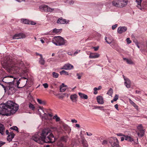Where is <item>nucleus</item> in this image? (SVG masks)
<instances>
[{
  "mask_svg": "<svg viewBox=\"0 0 147 147\" xmlns=\"http://www.w3.org/2000/svg\"><path fill=\"white\" fill-rule=\"evenodd\" d=\"M32 139L35 142L40 144H43L44 143H52L55 140L53 134L46 129L36 133L32 137Z\"/></svg>",
  "mask_w": 147,
  "mask_h": 147,
  "instance_id": "1",
  "label": "nucleus"
},
{
  "mask_svg": "<svg viewBox=\"0 0 147 147\" xmlns=\"http://www.w3.org/2000/svg\"><path fill=\"white\" fill-rule=\"evenodd\" d=\"M4 65L10 72L14 73H26V71L24 70L26 67L23 62L20 60H11L6 61Z\"/></svg>",
  "mask_w": 147,
  "mask_h": 147,
  "instance_id": "2",
  "label": "nucleus"
},
{
  "mask_svg": "<svg viewBox=\"0 0 147 147\" xmlns=\"http://www.w3.org/2000/svg\"><path fill=\"white\" fill-rule=\"evenodd\" d=\"M15 102H7L0 104V114L9 116L15 113L18 110V105Z\"/></svg>",
  "mask_w": 147,
  "mask_h": 147,
  "instance_id": "3",
  "label": "nucleus"
},
{
  "mask_svg": "<svg viewBox=\"0 0 147 147\" xmlns=\"http://www.w3.org/2000/svg\"><path fill=\"white\" fill-rule=\"evenodd\" d=\"M52 41L57 46L64 45L67 43V41L60 36L55 37L53 38Z\"/></svg>",
  "mask_w": 147,
  "mask_h": 147,
  "instance_id": "4",
  "label": "nucleus"
},
{
  "mask_svg": "<svg viewBox=\"0 0 147 147\" xmlns=\"http://www.w3.org/2000/svg\"><path fill=\"white\" fill-rule=\"evenodd\" d=\"M28 80L25 77L20 78L16 83V85L18 88H21L24 87L27 82Z\"/></svg>",
  "mask_w": 147,
  "mask_h": 147,
  "instance_id": "5",
  "label": "nucleus"
},
{
  "mask_svg": "<svg viewBox=\"0 0 147 147\" xmlns=\"http://www.w3.org/2000/svg\"><path fill=\"white\" fill-rule=\"evenodd\" d=\"M112 147H120L118 139L115 137H110L109 140Z\"/></svg>",
  "mask_w": 147,
  "mask_h": 147,
  "instance_id": "6",
  "label": "nucleus"
},
{
  "mask_svg": "<svg viewBox=\"0 0 147 147\" xmlns=\"http://www.w3.org/2000/svg\"><path fill=\"white\" fill-rule=\"evenodd\" d=\"M15 86H16V85H15V84H14V82L9 83L8 86L7 88L8 90L9 94H12L15 92Z\"/></svg>",
  "mask_w": 147,
  "mask_h": 147,
  "instance_id": "7",
  "label": "nucleus"
},
{
  "mask_svg": "<svg viewBox=\"0 0 147 147\" xmlns=\"http://www.w3.org/2000/svg\"><path fill=\"white\" fill-rule=\"evenodd\" d=\"M142 0H136V2L137 3V7L141 10L147 9V1H144L142 5L141 2Z\"/></svg>",
  "mask_w": 147,
  "mask_h": 147,
  "instance_id": "8",
  "label": "nucleus"
},
{
  "mask_svg": "<svg viewBox=\"0 0 147 147\" xmlns=\"http://www.w3.org/2000/svg\"><path fill=\"white\" fill-rule=\"evenodd\" d=\"M40 9L44 10L45 11L51 12L54 10V9L51 8L48 6L46 5H41L39 7Z\"/></svg>",
  "mask_w": 147,
  "mask_h": 147,
  "instance_id": "9",
  "label": "nucleus"
},
{
  "mask_svg": "<svg viewBox=\"0 0 147 147\" xmlns=\"http://www.w3.org/2000/svg\"><path fill=\"white\" fill-rule=\"evenodd\" d=\"M125 140L128 142H132L134 144H136L137 143L134 141V136L131 135H126Z\"/></svg>",
  "mask_w": 147,
  "mask_h": 147,
  "instance_id": "10",
  "label": "nucleus"
},
{
  "mask_svg": "<svg viewBox=\"0 0 147 147\" xmlns=\"http://www.w3.org/2000/svg\"><path fill=\"white\" fill-rule=\"evenodd\" d=\"M100 57V54L98 53H90L89 54V57L90 59H95Z\"/></svg>",
  "mask_w": 147,
  "mask_h": 147,
  "instance_id": "11",
  "label": "nucleus"
},
{
  "mask_svg": "<svg viewBox=\"0 0 147 147\" xmlns=\"http://www.w3.org/2000/svg\"><path fill=\"white\" fill-rule=\"evenodd\" d=\"M127 30V28L125 26H120L118 28L117 31L119 34H121L125 32Z\"/></svg>",
  "mask_w": 147,
  "mask_h": 147,
  "instance_id": "12",
  "label": "nucleus"
},
{
  "mask_svg": "<svg viewBox=\"0 0 147 147\" xmlns=\"http://www.w3.org/2000/svg\"><path fill=\"white\" fill-rule=\"evenodd\" d=\"M15 136V134L13 132H10L7 137V141L9 142L11 141L12 139L14 138Z\"/></svg>",
  "mask_w": 147,
  "mask_h": 147,
  "instance_id": "13",
  "label": "nucleus"
},
{
  "mask_svg": "<svg viewBox=\"0 0 147 147\" xmlns=\"http://www.w3.org/2000/svg\"><path fill=\"white\" fill-rule=\"evenodd\" d=\"M57 23L59 24H67V22L65 19H63L62 18H59L57 20Z\"/></svg>",
  "mask_w": 147,
  "mask_h": 147,
  "instance_id": "14",
  "label": "nucleus"
},
{
  "mask_svg": "<svg viewBox=\"0 0 147 147\" xmlns=\"http://www.w3.org/2000/svg\"><path fill=\"white\" fill-rule=\"evenodd\" d=\"M62 126L64 129L66 131V132H67L68 134H69L71 130V129L69 127L67 124L63 123L62 124Z\"/></svg>",
  "mask_w": 147,
  "mask_h": 147,
  "instance_id": "15",
  "label": "nucleus"
},
{
  "mask_svg": "<svg viewBox=\"0 0 147 147\" xmlns=\"http://www.w3.org/2000/svg\"><path fill=\"white\" fill-rule=\"evenodd\" d=\"M22 20L23 22L25 24L33 25H34L36 24V23L34 22L30 21L26 19H23V20Z\"/></svg>",
  "mask_w": 147,
  "mask_h": 147,
  "instance_id": "16",
  "label": "nucleus"
},
{
  "mask_svg": "<svg viewBox=\"0 0 147 147\" xmlns=\"http://www.w3.org/2000/svg\"><path fill=\"white\" fill-rule=\"evenodd\" d=\"M73 66L69 64H67L64 65L63 69L65 70H68L73 69Z\"/></svg>",
  "mask_w": 147,
  "mask_h": 147,
  "instance_id": "17",
  "label": "nucleus"
},
{
  "mask_svg": "<svg viewBox=\"0 0 147 147\" xmlns=\"http://www.w3.org/2000/svg\"><path fill=\"white\" fill-rule=\"evenodd\" d=\"M40 58L39 61V63L41 65H43L45 63V61L43 58L42 55H40Z\"/></svg>",
  "mask_w": 147,
  "mask_h": 147,
  "instance_id": "18",
  "label": "nucleus"
},
{
  "mask_svg": "<svg viewBox=\"0 0 147 147\" xmlns=\"http://www.w3.org/2000/svg\"><path fill=\"white\" fill-rule=\"evenodd\" d=\"M5 130V128L4 125L1 123H0V133L2 135L4 134V132Z\"/></svg>",
  "mask_w": 147,
  "mask_h": 147,
  "instance_id": "19",
  "label": "nucleus"
},
{
  "mask_svg": "<svg viewBox=\"0 0 147 147\" xmlns=\"http://www.w3.org/2000/svg\"><path fill=\"white\" fill-rule=\"evenodd\" d=\"M112 3L113 5L116 7H119L121 6L119 5L118 0H115L112 1Z\"/></svg>",
  "mask_w": 147,
  "mask_h": 147,
  "instance_id": "20",
  "label": "nucleus"
},
{
  "mask_svg": "<svg viewBox=\"0 0 147 147\" xmlns=\"http://www.w3.org/2000/svg\"><path fill=\"white\" fill-rule=\"evenodd\" d=\"M78 94L81 98L84 99H87L88 98V97L87 95L85 94L82 93L81 92H79Z\"/></svg>",
  "mask_w": 147,
  "mask_h": 147,
  "instance_id": "21",
  "label": "nucleus"
},
{
  "mask_svg": "<svg viewBox=\"0 0 147 147\" xmlns=\"http://www.w3.org/2000/svg\"><path fill=\"white\" fill-rule=\"evenodd\" d=\"M66 90V86L63 83H62L60 87V91L61 92H64Z\"/></svg>",
  "mask_w": 147,
  "mask_h": 147,
  "instance_id": "22",
  "label": "nucleus"
},
{
  "mask_svg": "<svg viewBox=\"0 0 147 147\" xmlns=\"http://www.w3.org/2000/svg\"><path fill=\"white\" fill-rule=\"evenodd\" d=\"M126 81L125 82V85L127 88H129L130 87V81L127 79L125 80Z\"/></svg>",
  "mask_w": 147,
  "mask_h": 147,
  "instance_id": "23",
  "label": "nucleus"
},
{
  "mask_svg": "<svg viewBox=\"0 0 147 147\" xmlns=\"http://www.w3.org/2000/svg\"><path fill=\"white\" fill-rule=\"evenodd\" d=\"M78 96L76 94H74L70 96V98L71 100H76Z\"/></svg>",
  "mask_w": 147,
  "mask_h": 147,
  "instance_id": "24",
  "label": "nucleus"
},
{
  "mask_svg": "<svg viewBox=\"0 0 147 147\" xmlns=\"http://www.w3.org/2000/svg\"><path fill=\"white\" fill-rule=\"evenodd\" d=\"M82 144L84 147H87L88 144L87 143V141L85 139H82Z\"/></svg>",
  "mask_w": 147,
  "mask_h": 147,
  "instance_id": "25",
  "label": "nucleus"
},
{
  "mask_svg": "<svg viewBox=\"0 0 147 147\" xmlns=\"http://www.w3.org/2000/svg\"><path fill=\"white\" fill-rule=\"evenodd\" d=\"M144 130L139 131L138 133V135L140 137H142L144 136Z\"/></svg>",
  "mask_w": 147,
  "mask_h": 147,
  "instance_id": "26",
  "label": "nucleus"
},
{
  "mask_svg": "<svg viewBox=\"0 0 147 147\" xmlns=\"http://www.w3.org/2000/svg\"><path fill=\"white\" fill-rule=\"evenodd\" d=\"M67 136H63L61 137L60 140L61 141L66 142L67 141Z\"/></svg>",
  "mask_w": 147,
  "mask_h": 147,
  "instance_id": "27",
  "label": "nucleus"
},
{
  "mask_svg": "<svg viewBox=\"0 0 147 147\" xmlns=\"http://www.w3.org/2000/svg\"><path fill=\"white\" fill-rule=\"evenodd\" d=\"M123 60H125L127 63L129 64H131L133 63V62L131 59H128L126 58H123Z\"/></svg>",
  "mask_w": 147,
  "mask_h": 147,
  "instance_id": "28",
  "label": "nucleus"
},
{
  "mask_svg": "<svg viewBox=\"0 0 147 147\" xmlns=\"http://www.w3.org/2000/svg\"><path fill=\"white\" fill-rule=\"evenodd\" d=\"M61 30L62 29H57L55 28L53 30V32L55 33H58L61 32Z\"/></svg>",
  "mask_w": 147,
  "mask_h": 147,
  "instance_id": "29",
  "label": "nucleus"
},
{
  "mask_svg": "<svg viewBox=\"0 0 147 147\" xmlns=\"http://www.w3.org/2000/svg\"><path fill=\"white\" fill-rule=\"evenodd\" d=\"M105 40L106 42L108 44H110L111 43L112 40L111 39L109 38H107L105 37Z\"/></svg>",
  "mask_w": 147,
  "mask_h": 147,
  "instance_id": "30",
  "label": "nucleus"
},
{
  "mask_svg": "<svg viewBox=\"0 0 147 147\" xmlns=\"http://www.w3.org/2000/svg\"><path fill=\"white\" fill-rule=\"evenodd\" d=\"M113 93V90L111 88H110L107 93V94L110 96H111Z\"/></svg>",
  "mask_w": 147,
  "mask_h": 147,
  "instance_id": "31",
  "label": "nucleus"
},
{
  "mask_svg": "<svg viewBox=\"0 0 147 147\" xmlns=\"http://www.w3.org/2000/svg\"><path fill=\"white\" fill-rule=\"evenodd\" d=\"M61 75H68V73L64 70H63L60 72Z\"/></svg>",
  "mask_w": 147,
  "mask_h": 147,
  "instance_id": "32",
  "label": "nucleus"
},
{
  "mask_svg": "<svg viewBox=\"0 0 147 147\" xmlns=\"http://www.w3.org/2000/svg\"><path fill=\"white\" fill-rule=\"evenodd\" d=\"M19 39L21 38H25L26 37V36L23 33H19Z\"/></svg>",
  "mask_w": 147,
  "mask_h": 147,
  "instance_id": "33",
  "label": "nucleus"
},
{
  "mask_svg": "<svg viewBox=\"0 0 147 147\" xmlns=\"http://www.w3.org/2000/svg\"><path fill=\"white\" fill-rule=\"evenodd\" d=\"M122 1H123L121 0H118L119 5H121L119 7H123L125 6L124 3H123Z\"/></svg>",
  "mask_w": 147,
  "mask_h": 147,
  "instance_id": "34",
  "label": "nucleus"
},
{
  "mask_svg": "<svg viewBox=\"0 0 147 147\" xmlns=\"http://www.w3.org/2000/svg\"><path fill=\"white\" fill-rule=\"evenodd\" d=\"M53 119H55L56 122L59 121L60 120V118L58 117L57 115H55L53 117Z\"/></svg>",
  "mask_w": 147,
  "mask_h": 147,
  "instance_id": "35",
  "label": "nucleus"
},
{
  "mask_svg": "<svg viewBox=\"0 0 147 147\" xmlns=\"http://www.w3.org/2000/svg\"><path fill=\"white\" fill-rule=\"evenodd\" d=\"M52 75L53 77L55 78H57L59 76V74H58L54 72H53Z\"/></svg>",
  "mask_w": 147,
  "mask_h": 147,
  "instance_id": "36",
  "label": "nucleus"
},
{
  "mask_svg": "<svg viewBox=\"0 0 147 147\" xmlns=\"http://www.w3.org/2000/svg\"><path fill=\"white\" fill-rule=\"evenodd\" d=\"M97 101H103V98L101 96H98L96 97Z\"/></svg>",
  "mask_w": 147,
  "mask_h": 147,
  "instance_id": "37",
  "label": "nucleus"
},
{
  "mask_svg": "<svg viewBox=\"0 0 147 147\" xmlns=\"http://www.w3.org/2000/svg\"><path fill=\"white\" fill-rule=\"evenodd\" d=\"M10 129L16 131L18 132V127L16 126L11 127L10 128Z\"/></svg>",
  "mask_w": 147,
  "mask_h": 147,
  "instance_id": "38",
  "label": "nucleus"
},
{
  "mask_svg": "<svg viewBox=\"0 0 147 147\" xmlns=\"http://www.w3.org/2000/svg\"><path fill=\"white\" fill-rule=\"evenodd\" d=\"M28 98L30 100L29 101H35V100H34L32 96L30 94L29 95Z\"/></svg>",
  "mask_w": 147,
  "mask_h": 147,
  "instance_id": "39",
  "label": "nucleus"
},
{
  "mask_svg": "<svg viewBox=\"0 0 147 147\" xmlns=\"http://www.w3.org/2000/svg\"><path fill=\"white\" fill-rule=\"evenodd\" d=\"M19 36L18 34H15L13 37V39H19Z\"/></svg>",
  "mask_w": 147,
  "mask_h": 147,
  "instance_id": "40",
  "label": "nucleus"
},
{
  "mask_svg": "<svg viewBox=\"0 0 147 147\" xmlns=\"http://www.w3.org/2000/svg\"><path fill=\"white\" fill-rule=\"evenodd\" d=\"M131 104L137 110H138V106L134 102H131Z\"/></svg>",
  "mask_w": 147,
  "mask_h": 147,
  "instance_id": "41",
  "label": "nucleus"
},
{
  "mask_svg": "<svg viewBox=\"0 0 147 147\" xmlns=\"http://www.w3.org/2000/svg\"><path fill=\"white\" fill-rule=\"evenodd\" d=\"M29 106L30 108L31 109L33 110L34 109L35 107L34 105L31 103H29Z\"/></svg>",
  "mask_w": 147,
  "mask_h": 147,
  "instance_id": "42",
  "label": "nucleus"
},
{
  "mask_svg": "<svg viewBox=\"0 0 147 147\" xmlns=\"http://www.w3.org/2000/svg\"><path fill=\"white\" fill-rule=\"evenodd\" d=\"M119 97V96L117 94H115V97H114V98L113 100H112L111 101H116L118 99Z\"/></svg>",
  "mask_w": 147,
  "mask_h": 147,
  "instance_id": "43",
  "label": "nucleus"
},
{
  "mask_svg": "<svg viewBox=\"0 0 147 147\" xmlns=\"http://www.w3.org/2000/svg\"><path fill=\"white\" fill-rule=\"evenodd\" d=\"M138 129L139 130H142L143 129L142 126L141 125H139L137 127Z\"/></svg>",
  "mask_w": 147,
  "mask_h": 147,
  "instance_id": "44",
  "label": "nucleus"
},
{
  "mask_svg": "<svg viewBox=\"0 0 147 147\" xmlns=\"http://www.w3.org/2000/svg\"><path fill=\"white\" fill-rule=\"evenodd\" d=\"M94 108H93V109H97V108H98V109H100L101 108V109H102L103 108V107H102V106H94Z\"/></svg>",
  "mask_w": 147,
  "mask_h": 147,
  "instance_id": "45",
  "label": "nucleus"
},
{
  "mask_svg": "<svg viewBox=\"0 0 147 147\" xmlns=\"http://www.w3.org/2000/svg\"><path fill=\"white\" fill-rule=\"evenodd\" d=\"M127 42L128 44H130L131 43V41L130 40V38H128L126 39Z\"/></svg>",
  "mask_w": 147,
  "mask_h": 147,
  "instance_id": "46",
  "label": "nucleus"
},
{
  "mask_svg": "<svg viewBox=\"0 0 147 147\" xmlns=\"http://www.w3.org/2000/svg\"><path fill=\"white\" fill-rule=\"evenodd\" d=\"M108 141L106 140H104L102 142V144L103 145L107 144Z\"/></svg>",
  "mask_w": 147,
  "mask_h": 147,
  "instance_id": "47",
  "label": "nucleus"
},
{
  "mask_svg": "<svg viewBox=\"0 0 147 147\" xmlns=\"http://www.w3.org/2000/svg\"><path fill=\"white\" fill-rule=\"evenodd\" d=\"M94 94H96L97 93V91L98 90H97V88H96V87L94 88Z\"/></svg>",
  "mask_w": 147,
  "mask_h": 147,
  "instance_id": "48",
  "label": "nucleus"
},
{
  "mask_svg": "<svg viewBox=\"0 0 147 147\" xmlns=\"http://www.w3.org/2000/svg\"><path fill=\"white\" fill-rule=\"evenodd\" d=\"M43 86L45 88H47L48 87V84L47 83H45L43 84Z\"/></svg>",
  "mask_w": 147,
  "mask_h": 147,
  "instance_id": "49",
  "label": "nucleus"
},
{
  "mask_svg": "<svg viewBox=\"0 0 147 147\" xmlns=\"http://www.w3.org/2000/svg\"><path fill=\"white\" fill-rule=\"evenodd\" d=\"M117 24H115V25H113L112 27V29L113 30L115 29L117 27Z\"/></svg>",
  "mask_w": 147,
  "mask_h": 147,
  "instance_id": "50",
  "label": "nucleus"
},
{
  "mask_svg": "<svg viewBox=\"0 0 147 147\" xmlns=\"http://www.w3.org/2000/svg\"><path fill=\"white\" fill-rule=\"evenodd\" d=\"M123 136V137H122L121 138V141H123L124 140H125V137L126 136V135H124Z\"/></svg>",
  "mask_w": 147,
  "mask_h": 147,
  "instance_id": "51",
  "label": "nucleus"
},
{
  "mask_svg": "<svg viewBox=\"0 0 147 147\" xmlns=\"http://www.w3.org/2000/svg\"><path fill=\"white\" fill-rule=\"evenodd\" d=\"M122 1H123L122 2L123 3H124V5H126L127 4V3L128 1L127 0H121Z\"/></svg>",
  "mask_w": 147,
  "mask_h": 147,
  "instance_id": "52",
  "label": "nucleus"
},
{
  "mask_svg": "<svg viewBox=\"0 0 147 147\" xmlns=\"http://www.w3.org/2000/svg\"><path fill=\"white\" fill-rule=\"evenodd\" d=\"M77 76L78 77V79H80L81 78V75H80V74L77 73Z\"/></svg>",
  "mask_w": 147,
  "mask_h": 147,
  "instance_id": "53",
  "label": "nucleus"
},
{
  "mask_svg": "<svg viewBox=\"0 0 147 147\" xmlns=\"http://www.w3.org/2000/svg\"><path fill=\"white\" fill-rule=\"evenodd\" d=\"M99 47H93V49L95 51H97Z\"/></svg>",
  "mask_w": 147,
  "mask_h": 147,
  "instance_id": "54",
  "label": "nucleus"
},
{
  "mask_svg": "<svg viewBox=\"0 0 147 147\" xmlns=\"http://www.w3.org/2000/svg\"><path fill=\"white\" fill-rule=\"evenodd\" d=\"M80 50H77L74 53V54L75 55H76L78 53L80 52Z\"/></svg>",
  "mask_w": 147,
  "mask_h": 147,
  "instance_id": "55",
  "label": "nucleus"
},
{
  "mask_svg": "<svg viewBox=\"0 0 147 147\" xmlns=\"http://www.w3.org/2000/svg\"><path fill=\"white\" fill-rule=\"evenodd\" d=\"M40 104H43L45 105V102H38Z\"/></svg>",
  "mask_w": 147,
  "mask_h": 147,
  "instance_id": "56",
  "label": "nucleus"
},
{
  "mask_svg": "<svg viewBox=\"0 0 147 147\" xmlns=\"http://www.w3.org/2000/svg\"><path fill=\"white\" fill-rule=\"evenodd\" d=\"M5 142H2L0 141V147H1L3 145L5 144Z\"/></svg>",
  "mask_w": 147,
  "mask_h": 147,
  "instance_id": "57",
  "label": "nucleus"
},
{
  "mask_svg": "<svg viewBox=\"0 0 147 147\" xmlns=\"http://www.w3.org/2000/svg\"><path fill=\"white\" fill-rule=\"evenodd\" d=\"M39 107L40 108V109L44 113V111L43 109V108L41 107V106H39Z\"/></svg>",
  "mask_w": 147,
  "mask_h": 147,
  "instance_id": "58",
  "label": "nucleus"
},
{
  "mask_svg": "<svg viewBox=\"0 0 147 147\" xmlns=\"http://www.w3.org/2000/svg\"><path fill=\"white\" fill-rule=\"evenodd\" d=\"M115 107L116 108V109L117 110H118V105L117 104L115 105Z\"/></svg>",
  "mask_w": 147,
  "mask_h": 147,
  "instance_id": "59",
  "label": "nucleus"
},
{
  "mask_svg": "<svg viewBox=\"0 0 147 147\" xmlns=\"http://www.w3.org/2000/svg\"><path fill=\"white\" fill-rule=\"evenodd\" d=\"M71 121L73 123H76L77 122V121L75 119H72Z\"/></svg>",
  "mask_w": 147,
  "mask_h": 147,
  "instance_id": "60",
  "label": "nucleus"
},
{
  "mask_svg": "<svg viewBox=\"0 0 147 147\" xmlns=\"http://www.w3.org/2000/svg\"><path fill=\"white\" fill-rule=\"evenodd\" d=\"M86 134L88 136H91L92 135V134L90 133H88V132H86Z\"/></svg>",
  "mask_w": 147,
  "mask_h": 147,
  "instance_id": "61",
  "label": "nucleus"
},
{
  "mask_svg": "<svg viewBox=\"0 0 147 147\" xmlns=\"http://www.w3.org/2000/svg\"><path fill=\"white\" fill-rule=\"evenodd\" d=\"M117 135L119 136H123L124 135L121 133H119L117 134Z\"/></svg>",
  "mask_w": 147,
  "mask_h": 147,
  "instance_id": "62",
  "label": "nucleus"
},
{
  "mask_svg": "<svg viewBox=\"0 0 147 147\" xmlns=\"http://www.w3.org/2000/svg\"><path fill=\"white\" fill-rule=\"evenodd\" d=\"M76 127L78 128H79L80 127V125L78 124H76Z\"/></svg>",
  "mask_w": 147,
  "mask_h": 147,
  "instance_id": "63",
  "label": "nucleus"
},
{
  "mask_svg": "<svg viewBox=\"0 0 147 147\" xmlns=\"http://www.w3.org/2000/svg\"><path fill=\"white\" fill-rule=\"evenodd\" d=\"M74 3V2L73 0H71V1L69 2V3L70 4H73Z\"/></svg>",
  "mask_w": 147,
  "mask_h": 147,
  "instance_id": "64",
  "label": "nucleus"
}]
</instances>
